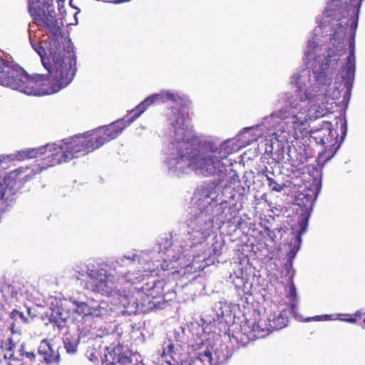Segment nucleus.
Segmentation results:
<instances>
[{
    "label": "nucleus",
    "instance_id": "nucleus-42",
    "mask_svg": "<svg viewBox=\"0 0 365 365\" xmlns=\"http://www.w3.org/2000/svg\"><path fill=\"white\" fill-rule=\"evenodd\" d=\"M311 319L315 320V321H322V320H323V315H318V316H315L314 317H312V318H309L307 319V321H310Z\"/></svg>",
    "mask_w": 365,
    "mask_h": 365
},
{
    "label": "nucleus",
    "instance_id": "nucleus-3",
    "mask_svg": "<svg viewBox=\"0 0 365 365\" xmlns=\"http://www.w3.org/2000/svg\"><path fill=\"white\" fill-rule=\"evenodd\" d=\"M126 128L124 119L101 126L86 133L63 139L61 144L47 143V167L85 155L116 138Z\"/></svg>",
    "mask_w": 365,
    "mask_h": 365
},
{
    "label": "nucleus",
    "instance_id": "nucleus-48",
    "mask_svg": "<svg viewBox=\"0 0 365 365\" xmlns=\"http://www.w3.org/2000/svg\"><path fill=\"white\" fill-rule=\"evenodd\" d=\"M344 320L346 321V322H351V323H354V322H356V319L354 318V317H351V318H349V319H345Z\"/></svg>",
    "mask_w": 365,
    "mask_h": 365
},
{
    "label": "nucleus",
    "instance_id": "nucleus-10",
    "mask_svg": "<svg viewBox=\"0 0 365 365\" xmlns=\"http://www.w3.org/2000/svg\"><path fill=\"white\" fill-rule=\"evenodd\" d=\"M215 190L210 185H202L195 193L196 201L195 202L197 208L201 212L205 211L214 201Z\"/></svg>",
    "mask_w": 365,
    "mask_h": 365
},
{
    "label": "nucleus",
    "instance_id": "nucleus-4",
    "mask_svg": "<svg viewBox=\"0 0 365 365\" xmlns=\"http://www.w3.org/2000/svg\"><path fill=\"white\" fill-rule=\"evenodd\" d=\"M44 75L29 76L16 64H11L0 56V85L18 90L27 95H46Z\"/></svg>",
    "mask_w": 365,
    "mask_h": 365
},
{
    "label": "nucleus",
    "instance_id": "nucleus-33",
    "mask_svg": "<svg viewBox=\"0 0 365 365\" xmlns=\"http://www.w3.org/2000/svg\"><path fill=\"white\" fill-rule=\"evenodd\" d=\"M47 347H48V349H47V356H47V359H46L47 363H52V362L58 363L59 361V359H60L59 354H52L53 350L48 343H47Z\"/></svg>",
    "mask_w": 365,
    "mask_h": 365
},
{
    "label": "nucleus",
    "instance_id": "nucleus-35",
    "mask_svg": "<svg viewBox=\"0 0 365 365\" xmlns=\"http://www.w3.org/2000/svg\"><path fill=\"white\" fill-rule=\"evenodd\" d=\"M38 150L36 149H31L30 150L22 151L21 153H19V155L22 159L36 158Z\"/></svg>",
    "mask_w": 365,
    "mask_h": 365
},
{
    "label": "nucleus",
    "instance_id": "nucleus-28",
    "mask_svg": "<svg viewBox=\"0 0 365 365\" xmlns=\"http://www.w3.org/2000/svg\"><path fill=\"white\" fill-rule=\"evenodd\" d=\"M284 123L287 128H290L292 130H297L303 125L304 121L292 110L291 115L288 116L287 120Z\"/></svg>",
    "mask_w": 365,
    "mask_h": 365
},
{
    "label": "nucleus",
    "instance_id": "nucleus-50",
    "mask_svg": "<svg viewBox=\"0 0 365 365\" xmlns=\"http://www.w3.org/2000/svg\"><path fill=\"white\" fill-rule=\"evenodd\" d=\"M38 352H39L40 354H43V360H45V361H46V352L41 351H40V350L38 351Z\"/></svg>",
    "mask_w": 365,
    "mask_h": 365
},
{
    "label": "nucleus",
    "instance_id": "nucleus-53",
    "mask_svg": "<svg viewBox=\"0 0 365 365\" xmlns=\"http://www.w3.org/2000/svg\"><path fill=\"white\" fill-rule=\"evenodd\" d=\"M218 209H219V210H222V209H223V207H222V204H220V205H219V208H218Z\"/></svg>",
    "mask_w": 365,
    "mask_h": 365
},
{
    "label": "nucleus",
    "instance_id": "nucleus-51",
    "mask_svg": "<svg viewBox=\"0 0 365 365\" xmlns=\"http://www.w3.org/2000/svg\"><path fill=\"white\" fill-rule=\"evenodd\" d=\"M70 5H71L72 7L76 8V6L73 5V0H70Z\"/></svg>",
    "mask_w": 365,
    "mask_h": 365
},
{
    "label": "nucleus",
    "instance_id": "nucleus-55",
    "mask_svg": "<svg viewBox=\"0 0 365 365\" xmlns=\"http://www.w3.org/2000/svg\"><path fill=\"white\" fill-rule=\"evenodd\" d=\"M363 0H360V2H361Z\"/></svg>",
    "mask_w": 365,
    "mask_h": 365
},
{
    "label": "nucleus",
    "instance_id": "nucleus-8",
    "mask_svg": "<svg viewBox=\"0 0 365 365\" xmlns=\"http://www.w3.org/2000/svg\"><path fill=\"white\" fill-rule=\"evenodd\" d=\"M181 98L177 93H173L167 91H162L158 93L153 94L147 97L143 101L138 104L133 110V115L126 119L124 118L126 127L137 119L146 109L154 103H164L168 101L178 102Z\"/></svg>",
    "mask_w": 365,
    "mask_h": 365
},
{
    "label": "nucleus",
    "instance_id": "nucleus-37",
    "mask_svg": "<svg viewBox=\"0 0 365 365\" xmlns=\"http://www.w3.org/2000/svg\"><path fill=\"white\" fill-rule=\"evenodd\" d=\"M346 72L345 75L346 78L351 79L354 77V73H355V67H345Z\"/></svg>",
    "mask_w": 365,
    "mask_h": 365
},
{
    "label": "nucleus",
    "instance_id": "nucleus-2",
    "mask_svg": "<svg viewBox=\"0 0 365 365\" xmlns=\"http://www.w3.org/2000/svg\"><path fill=\"white\" fill-rule=\"evenodd\" d=\"M200 139L189 130L179 127L175 129L172 147V163L182 172L191 169L205 176L215 175L222 172V160L228 153L219 150L206 154Z\"/></svg>",
    "mask_w": 365,
    "mask_h": 365
},
{
    "label": "nucleus",
    "instance_id": "nucleus-45",
    "mask_svg": "<svg viewBox=\"0 0 365 365\" xmlns=\"http://www.w3.org/2000/svg\"><path fill=\"white\" fill-rule=\"evenodd\" d=\"M333 316L331 314H325L323 315V320H331L333 319Z\"/></svg>",
    "mask_w": 365,
    "mask_h": 365
},
{
    "label": "nucleus",
    "instance_id": "nucleus-30",
    "mask_svg": "<svg viewBox=\"0 0 365 365\" xmlns=\"http://www.w3.org/2000/svg\"><path fill=\"white\" fill-rule=\"evenodd\" d=\"M91 300L87 302H78L76 304V312L85 317L91 316Z\"/></svg>",
    "mask_w": 365,
    "mask_h": 365
},
{
    "label": "nucleus",
    "instance_id": "nucleus-29",
    "mask_svg": "<svg viewBox=\"0 0 365 365\" xmlns=\"http://www.w3.org/2000/svg\"><path fill=\"white\" fill-rule=\"evenodd\" d=\"M292 110L290 108H282L274 111L271 115V118L274 120H281L284 123L287 120L288 116L291 115Z\"/></svg>",
    "mask_w": 365,
    "mask_h": 365
},
{
    "label": "nucleus",
    "instance_id": "nucleus-7",
    "mask_svg": "<svg viewBox=\"0 0 365 365\" xmlns=\"http://www.w3.org/2000/svg\"><path fill=\"white\" fill-rule=\"evenodd\" d=\"M167 283L164 279H155L148 277V281L140 287H134L137 291L138 296L142 297L145 294L149 305L153 306L160 304L162 302L167 301L165 297L170 292L165 290Z\"/></svg>",
    "mask_w": 365,
    "mask_h": 365
},
{
    "label": "nucleus",
    "instance_id": "nucleus-40",
    "mask_svg": "<svg viewBox=\"0 0 365 365\" xmlns=\"http://www.w3.org/2000/svg\"><path fill=\"white\" fill-rule=\"evenodd\" d=\"M284 159V155H282V157L278 156L277 158H273V161L270 163H269V165H271V164L274 163V166H276L277 164H279L280 161H282Z\"/></svg>",
    "mask_w": 365,
    "mask_h": 365
},
{
    "label": "nucleus",
    "instance_id": "nucleus-49",
    "mask_svg": "<svg viewBox=\"0 0 365 365\" xmlns=\"http://www.w3.org/2000/svg\"><path fill=\"white\" fill-rule=\"evenodd\" d=\"M356 316H358L360 319H361L363 322H364V325H365V317L362 319L361 318L362 315L360 314H358V313L356 314Z\"/></svg>",
    "mask_w": 365,
    "mask_h": 365
},
{
    "label": "nucleus",
    "instance_id": "nucleus-34",
    "mask_svg": "<svg viewBox=\"0 0 365 365\" xmlns=\"http://www.w3.org/2000/svg\"><path fill=\"white\" fill-rule=\"evenodd\" d=\"M309 216V214L302 213L301 215L302 219L299 222V227H300V230L299 232V235H302L304 232H305V231L307 230V227L308 225Z\"/></svg>",
    "mask_w": 365,
    "mask_h": 365
},
{
    "label": "nucleus",
    "instance_id": "nucleus-41",
    "mask_svg": "<svg viewBox=\"0 0 365 365\" xmlns=\"http://www.w3.org/2000/svg\"><path fill=\"white\" fill-rule=\"evenodd\" d=\"M341 130L342 135H346V121H344L342 123Z\"/></svg>",
    "mask_w": 365,
    "mask_h": 365
},
{
    "label": "nucleus",
    "instance_id": "nucleus-31",
    "mask_svg": "<svg viewBox=\"0 0 365 365\" xmlns=\"http://www.w3.org/2000/svg\"><path fill=\"white\" fill-rule=\"evenodd\" d=\"M354 41H351L349 43V54L347 56L345 67H355V55H354Z\"/></svg>",
    "mask_w": 365,
    "mask_h": 365
},
{
    "label": "nucleus",
    "instance_id": "nucleus-24",
    "mask_svg": "<svg viewBox=\"0 0 365 365\" xmlns=\"http://www.w3.org/2000/svg\"><path fill=\"white\" fill-rule=\"evenodd\" d=\"M125 283L130 284L131 286L137 285L145 280V275L140 270L128 272L124 275Z\"/></svg>",
    "mask_w": 365,
    "mask_h": 365
},
{
    "label": "nucleus",
    "instance_id": "nucleus-20",
    "mask_svg": "<svg viewBox=\"0 0 365 365\" xmlns=\"http://www.w3.org/2000/svg\"><path fill=\"white\" fill-rule=\"evenodd\" d=\"M346 3L349 5V11H351V12L354 14L350 25L351 30L353 31L354 35L358 26V16L359 14L361 2H360V0H349V2Z\"/></svg>",
    "mask_w": 365,
    "mask_h": 365
},
{
    "label": "nucleus",
    "instance_id": "nucleus-46",
    "mask_svg": "<svg viewBox=\"0 0 365 365\" xmlns=\"http://www.w3.org/2000/svg\"><path fill=\"white\" fill-rule=\"evenodd\" d=\"M26 356L31 359H34L35 357V354L34 352H26Z\"/></svg>",
    "mask_w": 365,
    "mask_h": 365
},
{
    "label": "nucleus",
    "instance_id": "nucleus-14",
    "mask_svg": "<svg viewBox=\"0 0 365 365\" xmlns=\"http://www.w3.org/2000/svg\"><path fill=\"white\" fill-rule=\"evenodd\" d=\"M288 161L294 168L293 171L300 170V166L307 163L309 158L304 150L300 147L299 149L295 147L290 148L288 152Z\"/></svg>",
    "mask_w": 365,
    "mask_h": 365
},
{
    "label": "nucleus",
    "instance_id": "nucleus-18",
    "mask_svg": "<svg viewBox=\"0 0 365 365\" xmlns=\"http://www.w3.org/2000/svg\"><path fill=\"white\" fill-rule=\"evenodd\" d=\"M272 331L269 324L267 325L266 321L260 319L252 324L251 331L252 336L250 339L253 340L264 338L269 335Z\"/></svg>",
    "mask_w": 365,
    "mask_h": 365
},
{
    "label": "nucleus",
    "instance_id": "nucleus-22",
    "mask_svg": "<svg viewBox=\"0 0 365 365\" xmlns=\"http://www.w3.org/2000/svg\"><path fill=\"white\" fill-rule=\"evenodd\" d=\"M265 173V175L267 178V180L268 182V187L272 191L279 192L284 190L286 187L284 183L279 184L278 183L272 176L274 175V169L272 166L270 168L266 166L264 170Z\"/></svg>",
    "mask_w": 365,
    "mask_h": 365
},
{
    "label": "nucleus",
    "instance_id": "nucleus-9",
    "mask_svg": "<svg viewBox=\"0 0 365 365\" xmlns=\"http://www.w3.org/2000/svg\"><path fill=\"white\" fill-rule=\"evenodd\" d=\"M338 133L332 128L331 122L325 121L317 129L312 130L310 136L318 144L324 145L329 150H336L339 147Z\"/></svg>",
    "mask_w": 365,
    "mask_h": 365
},
{
    "label": "nucleus",
    "instance_id": "nucleus-19",
    "mask_svg": "<svg viewBox=\"0 0 365 365\" xmlns=\"http://www.w3.org/2000/svg\"><path fill=\"white\" fill-rule=\"evenodd\" d=\"M341 6L339 0H331L327 3L324 15L333 19L340 20L341 18Z\"/></svg>",
    "mask_w": 365,
    "mask_h": 365
},
{
    "label": "nucleus",
    "instance_id": "nucleus-39",
    "mask_svg": "<svg viewBox=\"0 0 365 365\" xmlns=\"http://www.w3.org/2000/svg\"><path fill=\"white\" fill-rule=\"evenodd\" d=\"M4 316H5V312H4V306L1 304H0V322L4 321Z\"/></svg>",
    "mask_w": 365,
    "mask_h": 365
},
{
    "label": "nucleus",
    "instance_id": "nucleus-47",
    "mask_svg": "<svg viewBox=\"0 0 365 365\" xmlns=\"http://www.w3.org/2000/svg\"><path fill=\"white\" fill-rule=\"evenodd\" d=\"M161 268L163 270H168V264L166 262H164L163 264H161Z\"/></svg>",
    "mask_w": 365,
    "mask_h": 365
},
{
    "label": "nucleus",
    "instance_id": "nucleus-6",
    "mask_svg": "<svg viewBox=\"0 0 365 365\" xmlns=\"http://www.w3.org/2000/svg\"><path fill=\"white\" fill-rule=\"evenodd\" d=\"M89 280L86 284L88 289L102 295L112 296L116 292L113 276L104 268L88 269Z\"/></svg>",
    "mask_w": 365,
    "mask_h": 365
},
{
    "label": "nucleus",
    "instance_id": "nucleus-44",
    "mask_svg": "<svg viewBox=\"0 0 365 365\" xmlns=\"http://www.w3.org/2000/svg\"><path fill=\"white\" fill-rule=\"evenodd\" d=\"M65 0H56V2L58 4V10L59 11H61V7H63V3H64Z\"/></svg>",
    "mask_w": 365,
    "mask_h": 365
},
{
    "label": "nucleus",
    "instance_id": "nucleus-1",
    "mask_svg": "<svg viewBox=\"0 0 365 365\" xmlns=\"http://www.w3.org/2000/svg\"><path fill=\"white\" fill-rule=\"evenodd\" d=\"M47 8V36L49 55L47 56V95L66 87L77 71V56L69 32L63 20L52 15Z\"/></svg>",
    "mask_w": 365,
    "mask_h": 365
},
{
    "label": "nucleus",
    "instance_id": "nucleus-26",
    "mask_svg": "<svg viewBox=\"0 0 365 365\" xmlns=\"http://www.w3.org/2000/svg\"><path fill=\"white\" fill-rule=\"evenodd\" d=\"M190 365H212V359L211 352L206 350L193 358Z\"/></svg>",
    "mask_w": 365,
    "mask_h": 365
},
{
    "label": "nucleus",
    "instance_id": "nucleus-13",
    "mask_svg": "<svg viewBox=\"0 0 365 365\" xmlns=\"http://www.w3.org/2000/svg\"><path fill=\"white\" fill-rule=\"evenodd\" d=\"M15 345L11 338H9L4 344L1 342V348L5 349L7 352L4 353L2 358L0 359V365H22L21 361L18 357L14 356L12 352Z\"/></svg>",
    "mask_w": 365,
    "mask_h": 365
},
{
    "label": "nucleus",
    "instance_id": "nucleus-54",
    "mask_svg": "<svg viewBox=\"0 0 365 365\" xmlns=\"http://www.w3.org/2000/svg\"><path fill=\"white\" fill-rule=\"evenodd\" d=\"M43 343H46V339H43V340L41 341V344H43Z\"/></svg>",
    "mask_w": 365,
    "mask_h": 365
},
{
    "label": "nucleus",
    "instance_id": "nucleus-38",
    "mask_svg": "<svg viewBox=\"0 0 365 365\" xmlns=\"http://www.w3.org/2000/svg\"><path fill=\"white\" fill-rule=\"evenodd\" d=\"M131 298L133 299L132 301H130L128 303V306H130V304L132 303V306L134 307L135 306L136 307H138L139 305H141V306H145V303H143V302H140L139 303L138 302V298L137 297H134V296L132 295Z\"/></svg>",
    "mask_w": 365,
    "mask_h": 365
},
{
    "label": "nucleus",
    "instance_id": "nucleus-11",
    "mask_svg": "<svg viewBox=\"0 0 365 365\" xmlns=\"http://www.w3.org/2000/svg\"><path fill=\"white\" fill-rule=\"evenodd\" d=\"M48 302L50 309L51 310L49 316V322L53 329L57 327L58 331H60L66 326L67 314L59 307V301L57 298L50 297Z\"/></svg>",
    "mask_w": 365,
    "mask_h": 365
},
{
    "label": "nucleus",
    "instance_id": "nucleus-43",
    "mask_svg": "<svg viewBox=\"0 0 365 365\" xmlns=\"http://www.w3.org/2000/svg\"><path fill=\"white\" fill-rule=\"evenodd\" d=\"M327 112L322 110V112L317 110L315 113V118L322 117L326 115Z\"/></svg>",
    "mask_w": 365,
    "mask_h": 365
},
{
    "label": "nucleus",
    "instance_id": "nucleus-17",
    "mask_svg": "<svg viewBox=\"0 0 365 365\" xmlns=\"http://www.w3.org/2000/svg\"><path fill=\"white\" fill-rule=\"evenodd\" d=\"M316 196H314V195L301 192L296 198V204L302 208V213L310 214Z\"/></svg>",
    "mask_w": 365,
    "mask_h": 365
},
{
    "label": "nucleus",
    "instance_id": "nucleus-32",
    "mask_svg": "<svg viewBox=\"0 0 365 365\" xmlns=\"http://www.w3.org/2000/svg\"><path fill=\"white\" fill-rule=\"evenodd\" d=\"M64 346L68 353H74L76 351L77 343L75 340H71L69 337L63 338Z\"/></svg>",
    "mask_w": 365,
    "mask_h": 365
},
{
    "label": "nucleus",
    "instance_id": "nucleus-36",
    "mask_svg": "<svg viewBox=\"0 0 365 365\" xmlns=\"http://www.w3.org/2000/svg\"><path fill=\"white\" fill-rule=\"evenodd\" d=\"M289 297L292 299V308L294 309L295 307L294 302L297 301V290L293 282L289 285Z\"/></svg>",
    "mask_w": 365,
    "mask_h": 365
},
{
    "label": "nucleus",
    "instance_id": "nucleus-12",
    "mask_svg": "<svg viewBox=\"0 0 365 365\" xmlns=\"http://www.w3.org/2000/svg\"><path fill=\"white\" fill-rule=\"evenodd\" d=\"M26 169L21 167L11 171L4 179L6 187L11 190L21 188L27 180L28 175L26 174Z\"/></svg>",
    "mask_w": 365,
    "mask_h": 365
},
{
    "label": "nucleus",
    "instance_id": "nucleus-27",
    "mask_svg": "<svg viewBox=\"0 0 365 365\" xmlns=\"http://www.w3.org/2000/svg\"><path fill=\"white\" fill-rule=\"evenodd\" d=\"M269 326L272 331L279 330L285 327L287 324V318L282 314H279L277 317H274L272 320H269Z\"/></svg>",
    "mask_w": 365,
    "mask_h": 365
},
{
    "label": "nucleus",
    "instance_id": "nucleus-16",
    "mask_svg": "<svg viewBox=\"0 0 365 365\" xmlns=\"http://www.w3.org/2000/svg\"><path fill=\"white\" fill-rule=\"evenodd\" d=\"M91 317L103 318L110 315L112 309L108 302L102 300L100 302L94 299L91 300Z\"/></svg>",
    "mask_w": 365,
    "mask_h": 365
},
{
    "label": "nucleus",
    "instance_id": "nucleus-5",
    "mask_svg": "<svg viewBox=\"0 0 365 365\" xmlns=\"http://www.w3.org/2000/svg\"><path fill=\"white\" fill-rule=\"evenodd\" d=\"M29 8L31 15L40 29L36 32L33 38L30 37V41L33 48L41 57V61L46 68V41L41 39L43 36V29H46V0H29Z\"/></svg>",
    "mask_w": 365,
    "mask_h": 365
},
{
    "label": "nucleus",
    "instance_id": "nucleus-23",
    "mask_svg": "<svg viewBox=\"0 0 365 365\" xmlns=\"http://www.w3.org/2000/svg\"><path fill=\"white\" fill-rule=\"evenodd\" d=\"M175 352V346L171 340H168V342H164L163 351L160 354V356L164 361L167 363L171 364V360L175 361L174 355Z\"/></svg>",
    "mask_w": 365,
    "mask_h": 365
},
{
    "label": "nucleus",
    "instance_id": "nucleus-52",
    "mask_svg": "<svg viewBox=\"0 0 365 365\" xmlns=\"http://www.w3.org/2000/svg\"><path fill=\"white\" fill-rule=\"evenodd\" d=\"M226 220H227V219H226L225 217H222V218H221V221H222L223 223H225Z\"/></svg>",
    "mask_w": 365,
    "mask_h": 365
},
{
    "label": "nucleus",
    "instance_id": "nucleus-15",
    "mask_svg": "<svg viewBox=\"0 0 365 365\" xmlns=\"http://www.w3.org/2000/svg\"><path fill=\"white\" fill-rule=\"evenodd\" d=\"M10 330L12 334H21L23 326L28 323V319L24 314L17 309H14L10 313Z\"/></svg>",
    "mask_w": 365,
    "mask_h": 365
},
{
    "label": "nucleus",
    "instance_id": "nucleus-25",
    "mask_svg": "<svg viewBox=\"0 0 365 365\" xmlns=\"http://www.w3.org/2000/svg\"><path fill=\"white\" fill-rule=\"evenodd\" d=\"M116 362L124 365H143L141 356L135 354H133L130 356L119 354Z\"/></svg>",
    "mask_w": 365,
    "mask_h": 365
},
{
    "label": "nucleus",
    "instance_id": "nucleus-21",
    "mask_svg": "<svg viewBox=\"0 0 365 365\" xmlns=\"http://www.w3.org/2000/svg\"><path fill=\"white\" fill-rule=\"evenodd\" d=\"M1 292L3 294L4 297L6 300H10L11 303L18 302L19 290L14 285L4 283L1 287Z\"/></svg>",
    "mask_w": 365,
    "mask_h": 365
}]
</instances>
